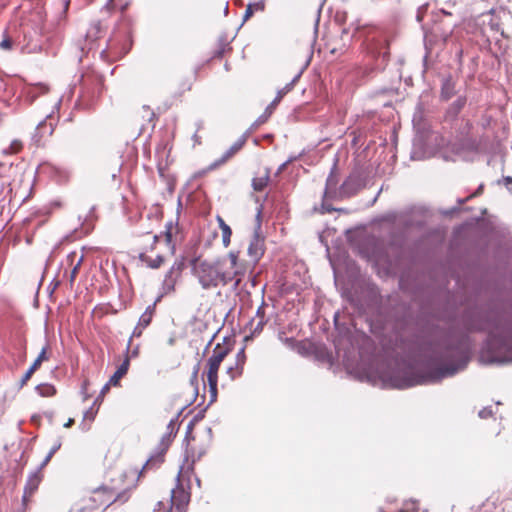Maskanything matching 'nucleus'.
<instances>
[{
	"instance_id": "obj_1",
	"label": "nucleus",
	"mask_w": 512,
	"mask_h": 512,
	"mask_svg": "<svg viewBox=\"0 0 512 512\" xmlns=\"http://www.w3.org/2000/svg\"><path fill=\"white\" fill-rule=\"evenodd\" d=\"M441 358L444 363L427 377H400L399 375L388 377L386 375H377L371 370L356 371L355 377L360 381H367L373 385H378V382H381L384 387L397 389H405L418 384L437 382L443 378L455 375L467 366L469 361L468 348L462 343L456 347H448L443 352Z\"/></svg>"
},
{
	"instance_id": "obj_2",
	"label": "nucleus",
	"mask_w": 512,
	"mask_h": 512,
	"mask_svg": "<svg viewBox=\"0 0 512 512\" xmlns=\"http://www.w3.org/2000/svg\"><path fill=\"white\" fill-rule=\"evenodd\" d=\"M248 270V265L240 259L239 251H230L226 256L214 260H198L192 264V273L205 290L224 287L234 283L237 288Z\"/></svg>"
},
{
	"instance_id": "obj_3",
	"label": "nucleus",
	"mask_w": 512,
	"mask_h": 512,
	"mask_svg": "<svg viewBox=\"0 0 512 512\" xmlns=\"http://www.w3.org/2000/svg\"><path fill=\"white\" fill-rule=\"evenodd\" d=\"M488 348L494 353L490 362L505 364L512 362V327L499 323L490 332Z\"/></svg>"
},
{
	"instance_id": "obj_4",
	"label": "nucleus",
	"mask_w": 512,
	"mask_h": 512,
	"mask_svg": "<svg viewBox=\"0 0 512 512\" xmlns=\"http://www.w3.org/2000/svg\"><path fill=\"white\" fill-rule=\"evenodd\" d=\"M177 432V417L170 420L167 425V432L162 436L157 450L147 459L143 465L142 471L155 469L159 467L164 461V455L168 450L172 438Z\"/></svg>"
},
{
	"instance_id": "obj_5",
	"label": "nucleus",
	"mask_w": 512,
	"mask_h": 512,
	"mask_svg": "<svg viewBox=\"0 0 512 512\" xmlns=\"http://www.w3.org/2000/svg\"><path fill=\"white\" fill-rule=\"evenodd\" d=\"M190 501V493L182 486L177 485L171 490V501L158 502L154 508V512H185Z\"/></svg>"
},
{
	"instance_id": "obj_6",
	"label": "nucleus",
	"mask_w": 512,
	"mask_h": 512,
	"mask_svg": "<svg viewBox=\"0 0 512 512\" xmlns=\"http://www.w3.org/2000/svg\"><path fill=\"white\" fill-rule=\"evenodd\" d=\"M261 208L258 209L256 219V229L254 231V235L249 243L247 253L248 256L251 259V262L253 265H256L259 260L262 258L265 252V243H264V237L260 235V229H261Z\"/></svg>"
},
{
	"instance_id": "obj_7",
	"label": "nucleus",
	"mask_w": 512,
	"mask_h": 512,
	"mask_svg": "<svg viewBox=\"0 0 512 512\" xmlns=\"http://www.w3.org/2000/svg\"><path fill=\"white\" fill-rule=\"evenodd\" d=\"M481 23L483 25V33H487L489 30L494 34L500 33L502 36L504 35V32L500 28V17L494 10H490L489 12L482 14Z\"/></svg>"
},
{
	"instance_id": "obj_8",
	"label": "nucleus",
	"mask_w": 512,
	"mask_h": 512,
	"mask_svg": "<svg viewBox=\"0 0 512 512\" xmlns=\"http://www.w3.org/2000/svg\"><path fill=\"white\" fill-rule=\"evenodd\" d=\"M220 363L216 360L209 357L207 361V381L210 388L211 395L213 399L217 395V384H218V370L220 367Z\"/></svg>"
},
{
	"instance_id": "obj_9",
	"label": "nucleus",
	"mask_w": 512,
	"mask_h": 512,
	"mask_svg": "<svg viewBox=\"0 0 512 512\" xmlns=\"http://www.w3.org/2000/svg\"><path fill=\"white\" fill-rule=\"evenodd\" d=\"M360 188L358 177L349 176L339 187L337 199H343L354 195Z\"/></svg>"
},
{
	"instance_id": "obj_10",
	"label": "nucleus",
	"mask_w": 512,
	"mask_h": 512,
	"mask_svg": "<svg viewBox=\"0 0 512 512\" xmlns=\"http://www.w3.org/2000/svg\"><path fill=\"white\" fill-rule=\"evenodd\" d=\"M42 481V474L39 470H36L29 474L27 478L26 485L24 487L23 494V503L26 504L28 499L34 494V492L38 489L40 483Z\"/></svg>"
},
{
	"instance_id": "obj_11",
	"label": "nucleus",
	"mask_w": 512,
	"mask_h": 512,
	"mask_svg": "<svg viewBox=\"0 0 512 512\" xmlns=\"http://www.w3.org/2000/svg\"><path fill=\"white\" fill-rule=\"evenodd\" d=\"M132 342V337L128 341V345L126 348V356L123 360V362L119 365V367L116 369L114 374L109 379V384H112V386H118L120 380L127 374L130 366V359H129V349Z\"/></svg>"
},
{
	"instance_id": "obj_12",
	"label": "nucleus",
	"mask_w": 512,
	"mask_h": 512,
	"mask_svg": "<svg viewBox=\"0 0 512 512\" xmlns=\"http://www.w3.org/2000/svg\"><path fill=\"white\" fill-rule=\"evenodd\" d=\"M55 126V119L52 114L47 115L46 119L41 121L36 127L34 138L39 141L44 136L52 135Z\"/></svg>"
},
{
	"instance_id": "obj_13",
	"label": "nucleus",
	"mask_w": 512,
	"mask_h": 512,
	"mask_svg": "<svg viewBox=\"0 0 512 512\" xmlns=\"http://www.w3.org/2000/svg\"><path fill=\"white\" fill-rule=\"evenodd\" d=\"M335 171L336 168L334 166L326 180V187L324 191L325 198L337 199L339 188L337 187L338 177L336 176Z\"/></svg>"
},
{
	"instance_id": "obj_14",
	"label": "nucleus",
	"mask_w": 512,
	"mask_h": 512,
	"mask_svg": "<svg viewBox=\"0 0 512 512\" xmlns=\"http://www.w3.org/2000/svg\"><path fill=\"white\" fill-rule=\"evenodd\" d=\"M48 360L47 356V346L43 347L41 352L39 353L38 357L35 359L33 364L30 366V368L26 371V373L22 377V383H25L28 381L31 377V375L39 368L41 363L43 361Z\"/></svg>"
},
{
	"instance_id": "obj_15",
	"label": "nucleus",
	"mask_w": 512,
	"mask_h": 512,
	"mask_svg": "<svg viewBox=\"0 0 512 512\" xmlns=\"http://www.w3.org/2000/svg\"><path fill=\"white\" fill-rule=\"evenodd\" d=\"M48 91V87L44 84L30 85L25 89V96L33 102L40 94H44Z\"/></svg>"
},
{
	"instance_id": "obj_16",
	"label": "nucleus",
	"mask_w": 512,
	"mask_h": 512,
	"mask_svg": "<svg viewBox=\"0 0 512 512\" xmlns=\"http://www.w3.org/2000/svg\"><path fill=\"white\" fill-rule=\"evenodd\" d=\"M219 228L222 232V243L224 247H228L231 242L232 230L221 217H217Z\"/></svg>"
},
{
	"instance_id": "obj_17",
	"label": "nucleus",
	"mask_w": 512,
	"mask_h": 512,
	"mask_svg": "<svg viewBox=\"0 0 512 512\" xmlns=\"http://www.w3.org/2000/svg\"><path fill=\"white\" fill-rule=\"evenodd\" d=\"M270 172L269 170H265L263 175L257 176L252 180V187L255 191H262L269 182Z\"/></svg>"
},
{
	"instance_id": "obj_18",
	"label": "nucleus",
	"mask_w": 512,
	"mask_h": 512,
	"mask_svg": "<svg viewBox=\"0 0 512 512\" xmlns=\"http://www.w3.org/2000/svg\"><path fill=\"white\" fill-rule=\"evenodd\" d=\"M246 141L245 136L238 139L222 156L220 163H224L226 160L231 158L236 152H238Z\"/></svg>"
},
{
	"instance_id": "obj_19",
	"label": "nucleus",
	"mask_w": 512,
	"mask_h": 512,
	"mask_svg": "<svg viewBox=\"0 0 512 512\" xmlns=\"http://www.w3.org/2000/svg\"><path fill=\"white\" fill-rule=\"evenodd\" d=\"M301 76V72L298 73L290 83H288L284 88L278 90L276 98L272 101L271 105H277L280 100L283 98L285 94H287L295 85V83L298 81V79Z\"/></svg>"
},
{
	"instance_id": "obj_20",
	"label": "nucleus",
	"mask_w": 512,
	"mask_h": 512,
	"mask_svg": "<svg viewBox=\"0 0 512 512\" xmlns=\"http://www.w3.org/2000/svg\"><path fill=\"white\" fill-rule=\"evenodd\" d=\"M154 310H155V304L149 305L146 308V310L142 313V315L139 318V321H138L139 326H141L142 328H146L147 326H149V324L151 323L152 318H153Z\"/></svg>"
},
{
	"instance_id": "obj_21",
	"label": "nucleus",
	"mask_w": 512,
	"mask_h": 512,
	"mask_svg": "<svg viewBox=\"0 0 512 512\" xmlns=\"http://www.w3.org/2000/svg\"><path fill=\"white\" fill-rule=\"evenodd\" d=\"M265 9V4L263 1L249 3L247 5L246 11L243 16V21H247L255 11H263Z\"/></svg>"
},
{
	"instance_id": "obj_22",
	"label": "nucleus",
	"mask_w": 512,
	"mask_h": 512,
	"mask_svg": "<svg viewBox=\"0 0 512 512\" xmlns=\"http://www.w3.org/2000/svg\"><path fill=\"white\" fill-rule=\"evenodd\" d=\"M228 353L229 349L227 347L221 344H217L213 349V353L210 357L221 364L225 357L228 355Z\"/></svg>"
},
{
	"instance_id": "obj_23",
	"label": "nucleus",
	"mask_w": 512,
	"mask_h": 512,
	"mask_svg": "<svg viewBox=\"0 0 512 512\" xmlns=\"http://www.w3.org/2000/svg\"><path fill=\"white\" fill-rule=\"evenodd\" d=\"M36 391L42 397H51L56 393L55 387L48 383L38 385Z\"/></svg>"
},
{
	"instance_id": "obj_24",
	"label": "nucleus",
	"mask_w": 512,
	"mask_h": 512,
	"mask_svg": "<svg viewBox=\"0 0 512 512\" xmlns=\"http://www.w3.org/2000/svg\"><path fill=\"white\" fill-rule=\"evenodd\" d=\"M22 149L21 141L15 139L11 143L2 149L4 155H12L18 153Z\"/></svg>"
},
{
	"instance_id": "obj_25",
	"label": "nucleus",
	"mask_w": 512,
	"mask_h": 512,
	"mask_svg": "<svg viewBox=\"0 0 512 512\" xmlns=\"http://www.w3.org/2000/svg\"><path fill=\"white\" fill-rule=\"evenodd\" d=\"M102 494L103 495L109 494L108 497L104 501H102V505L108 507L115 501L114 493H112L110 490H108L106 488L99 489V490L95 491L94 492V500L96 499V496H101Z\"/></svg>"
},
{
	"instance_id": "obj_26",
	"label": "nucleus",
	"mask_w": 512,
	"mask_h": 512,
	"mask_svg": "<svg viewBox=\"0 0 512 512\" xmlns=\"http://www.w3.org/2000/svg\"><path fill=\"white\" fill-rule=\"evenodd\" d=\"M243 369H244V367L234 364L227 368L226 374L229 376V378L231 380H235L236 378H238L242 375Z\"/></svg>"
},
{
	"instance_id": "obj_27",
	"label": "nucleus",
	"mask_w": 512,
	"mask_h": 512,
	"mask_svg": "<svg viewBox=\"0 0 512 512\" xmlns=\"http://www.w3.org/2000/svg\"><path fill=\"white\" fill-rule=\"evenodd\" d=\"M453 89H454V87H453L452 82L449 79H446L442 84V91H441L442 97L444 99H449L453 94Z\"/></svg>"
},
{
	"instance_id": "obj_28",
	"label": "nucleus",
	"mask_w": 512,
	"mask_h": 512,
	"mask_svg": "<svg viewBox=\"0 0 512 512\" xmlns=\"http://www.w3.org/2000/svg\"><path fill=\"white\" fill-rule=\"evenodd\" d=\"M246 362L245 348L242 347L236 354L235 364L244 367Z\"/></svg>"
},
{
	"instance_id": "obj_29",
	"label": "nucleus",
	"mask_w": 512,
	"mask_h": 512,
	"mask_svg": "<svg viewBox=\"0 0 512 512\" xmlns=\"http://www.w3.org/2000/svg\"><path fill=\"white\" fill-rule=\"evenodd\" d=\"M164 262V258L163 256L161 255H157L156 258L154 259H151L149 262H148V265L149 267L151 268H158L162 265V263Z\"/></svg>"
},
{
	"instance_id": "obj_30",
	"label": "nucleus",
	"mask_w": 512,
	"mask_h": 512,
	"mask_svg": "<svg viewBox=\"0 0 512 512\" xmlns=\"http://www.w3.org/2000/svg\"><path fill=\"white\" fill-rule=\"evenodd\" d=\"M202 127H203V123H202V121H199V122L197 123V130H196V132L194 133V135L192 136V141H193V145H194V146H195V145H199V144H201V138H200V136L198 135V133H197V132H198L199 130H201V129H202Z\"/></svg>"
},
{
	"instance_id": "obj_31",
	"label": "nucleus",
	"mask_w": 512,
	"mask_h": 512,
	"mask_svg": "<svg viewBox=\"0 0 512 512\" xmlns=\"http://www.w3.org/2000/svg\"><path fill=\"white\" fill-rule=\"evenodd\" d=\"M174 229L173 223L169 222L166 225L165 237L168 244L172 242V230Z\"/></svg>"
},
{
	"instance_id": "obj_32",
	"label": "nucleus",
	"mask_w": 512,
	"mask_h": 512,
	"mask_svg": "<svg viewBox=\"0 0 512 512\" xmlns=\"http://www.w3.org/2000/svg\"><path fill=\"white\" fill-rule=\"evenodd\" d=\"M466 103V100L465 98H458L454 103H453V108L455 109V113L459 112L465 105Z\"/></svg>"
},
{
	"instance_id": "obj_33",
	"label": "nucleus",
	"mask_w": 512,
	"mask_h": 512,
	"mask_svg": "<svg viewBox=\"0 0 512 512\" xmlns=\"http://www.w3.org/2000/svg\"><path fill=\"white\" fill-rule=\"evenodd\" d=\"M491 415H492L491 408L485 407V408H483L482 410L479 411V417L480 418L485 419V418H488Z\"/></svg>"
},
{
	"instance_id": "obj_34",
	"label": "nucleus",
	"mask_w": 512,
	"mask_h": 512,
	"mask_svg": "<svg viewBox=\"0 0 512 512\" xmlns=\"http://www.w3.org/2000/svg\"><path fill=\"white\" fill-rule=\"evenodd\" d=\"M12 47V41L10 39H3L1 42H0V48L1 49H4V50H9L11 49Z\"/></svg>"
},
{
	"instance_id": "obj_35",
	"label": "nucleus",
	"mask_w": 512,
	"mask_h": 512,
	"mask_svg": "<svg viewBox=\"0 0 512 512\" xmlns=\"http://www.w3.org/2000/svg\"><path fill=\"white\" fill-rule=\"evenodd\" d=\"M257 316H259V317H260V320H259V322H258V324H257V326H256V328H255V331H257V330H262V327H263V325H264V323H265V322H264V320H263V317H264V316H263V314H262V312H261V308H259V309L257 310Z\"/></svg>"
},
{
	"instance_id": "obj_36",
	"label": "nucleus",
	"mask_w": 512,
	"mask_h": 512,
	"mask_svg": "<svg viewBox=\"0 0 512 512\" xmlns=\"http://www.w3.org/2000/svg\"><path fill=\"white\" fill-rule=\"evenodd\" d=\"M61 445H62L61 441H60V440H57V441L53 444V446L51 447V449H50V451H49V452H50V456H53V455H54V454H55V453L60 449Z\"/></svg>"
},
{
	"instance_id": "obj_37",
	"label": "nucleus",
	"mask_w": 512,
	"mask_h": 512,
	"mask_svg": "<svg viewBox=\"0 0 512 512\" xmlns=\"http://www.w3.org/2000/svg\"><path fill=\"white\" fill-rule=\"evenodd\" d=\"M145 328H142L141 326H139V324L134 328L133 330V333H132V337H139L141 336L142 334V331L144 330Z\"/></svg>"
},
{
	"instance_id": "obj_38",
	"label": "nucleus",
	"mask_w": 512,
	"mask_h": 512,
	"mask_svg": "<svg viewBox=\"0 0 512 512\" xmlns=\"http://www.w3.org/2000/svg\"><path fill=\"white\" fill-rule=\"evenodd\" d=\"M52 456H50V452L47 454V456L45 457V459L43 460V462L41 463L40 467H39V471L44 467L46 466L49 461L51 460Z\"/></svg>"
},
{
	"instance_id": "obj_39",
	"label": "nucleus",
	"mask_w": 512,
	"mask_h": 512,
	"mask_svg": "<svg viewBox=\"0 0 512 512\" xmlns=\"http://www.w3.org/2000/svg\"><path fill=\"white\" fill-rule=\"evenodd\" d=\"M81 261H82V259H80V260L78 261V263L75 265V267L72 269V272H71V278H72V279L76 276V274H77V272H78V269H79V266H80V264H81Z\"/></svg>"
},
{
	"instance_id": "obj_40",
	"label": "nucleus",
	"mask_w": 512,
	"mask_h": 512,
	"mask_svg": "<svg viewBox=\"0 0 512 512\" xmlns=\"http://www.w3.org/2000/svg\"><path fill=\"white\" fill-rule=\"evenodd\" d=\"M85 418H89L91 421L94 420V413L92 411H87L84 415Z\"/></svg>"
},
{
	"instance_id": "obj_41",
	"label": "nucleus",
	"mask_w": 512,
	"mask_h": 512,
	"mask_svg": "<svg viewBox=\"0 0 512 512\" xmlns=\"http://www.w3.org/2000/svg\"><path fill=\"white\" fill-rule=\"evenodd\" d=\"M424 9V7H421L419 8L418 12H417V20L420 22L422 21V18H423V14H422V10Z\"/></svg>"
},
{
	"instance_id": "obj_42",
	"label": "nucleus",
	"mask_w": 512,
	"mask_h": 512,
	"mask_svg": "<svg viewBox=\"0 0 512 512\" xmlns=\"http://www.w3.org/2000/svg\"><path fill=\"white\" fill-rule=\"evenodd\" d=\"M112 386V384H109V381L104 385V387L102 388L101 390V394H105L108 390H109V387Z\"/></svg>"
},
{
	"instance_id": "obj_43",
	"label": "nucleus",
	"mask_w": 512,
	"mask_h": 512,
	"mask_svg": "<svg viewBox=\"0 0 512 512\" xmlns=\"http://www.w3.org/2000/svg\"><path fill=\"white\" fill-rule=\"evenodd\" d=\"M481 189H482V186H480V187L478 188V190H477L474 194L470 195L469 197H467V198H466V199H464V200H460L459 202H460V203H464V202H465V201H467L469 198H471V197H473V196L477 195Z\"/></svg>"
},
{
	"instance_id": "obj_44",
	"label": "nucleus",
	"mask_w": 512,
	"mask_h": 512,
	"mask_svg": "<svg viewBox=\"0 0 512 512\" xmlns=\"http://www.w3.org/2000/svg\"><path fill=\"white\" fill-rule=\"evenodd\" d=\"M138 355V347L134 348L132 351H131V354L129 356V359L132 357H137Z\"/></svg>"
},
{
	"instance_id": "obj_45",
	"label": "nucleus",
	"mask_w": 512,
	"mask_h": 512,
	"mask_svg": "<svg viewBox=\"0 0 512 512\" xmlns=\"http://www.w3.org/2000/svg\"><path fill=\"white\" fill-rule=\"evenodd\" d=\"M74 423L72 418H69L68 421L64 424V427L68 428Z\"/></svg>"
},
{
	"instance_id": "obj_46",
	"label": "nucleus",
	"mask_w": 512,
	"mask_h": 512,
	"mask_svg": "<svg viewBox=\"0 0 512 512\" xmlns=\"http://www.w3.org/2000/svg\"><path fill=\"white\" fill-rule=\"evenodd\" d=\"M68 6H69V1H65L64 3V9H63V14H66V11L68 10Z\"/></svg>"
},
{
	"instance_id": "obj_47",
	"label": "nucleus",
	"mask_w": 512,
	"mask_h": 512,
	"mask_svg": "<svg viewBox=\"0 0 512 512\" xmlns=\"http://www.w3.org/2000/svg\"><path fill=\"white\" fill-rule=\"evenodd\" d=\"M293 342H294L293 338H286L285 339V343L288 344V345H291Z\"/></svg>"
},
{
	"instance_id": "obj_48",
	"label": "nucleus",
	"mask_w": 512,
	"mask_h": 512,
	"mask_svg": "<svg viewBox=\"0 0 512 512\" xmlns=\"http://www.w3.org/2000/svg\"><path fill=\"white\" fill-rule=\"evenodd\" d=\"M505 182L506 183H512V178L511 177H506L505 178Z\"/></svg>"
},
{
	"instance_id": "obj_49",
	"label": "nucleus",
	"mask_w": 512,
	"mask_h": 512,
	"mask_svg": "<svg viewBox=\"0 0 512 512\" xmlns=\"http://www.w3.org/2000/svg\"><path fill=\"white\" fill-rule=\"evenodd\" d=\"M158 240V236H154V241L156 242Z\"/></svg>"
},
{
	"instance_id": "obj_50",
	"label": "nucleus",
	"mask_w": 512,
	"mask_h": 512,
	"mask_svg": "<svg viewBox=\"0 0 512 512\" xmlns=\"http://www.w3.org/2000/svg\"><path fill=\"white\" fill-rule=\"evenodd\" d=\"M181 471L177 474V479L179 480Z\"/></svg>"
},
{
	"instance_id": "obj_51",
	"label": "nucleus",
	"mask_w": 512,
	"mask_h": 512,
	"mask_svg": "<svg viewBox=\"0 0 512 512\" xmlns=\"http://www.w3.org/2000/svg\"><path fill=\"white\" fill-rule=\"evenodd\" d=\"M399 512H408V510H403V509H402V510H400Z\"/></svg>"
},
{
	"instance_id": "obj_52",
	"label": "nucleus",
	"mask_w": 512,
	"mask_h": 512,
	"mask_svg": "<svg viewBox=\"0 0 512 512\" xmlns=\"http://www.w3.org/2000/svg\"><path fill=\"white\" fill-rule=\"evenodd\" d=\"M113 0H109V2H112Z\"/></svg>"
}]
</instances>
